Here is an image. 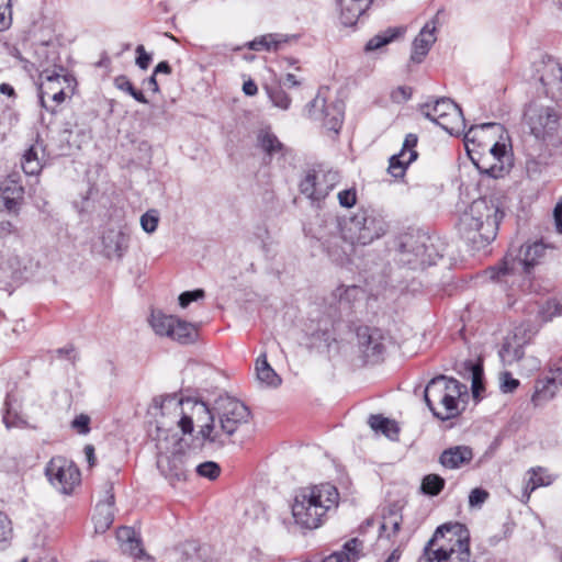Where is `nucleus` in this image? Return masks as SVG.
<instances>
[{"mask_svg":"<svg viewBox=\"0 0 562 562\" xmlns=\"http://www.w3.org/2000/svg\"><path fill=\"white\" fill-rule=\"evenodd\" d=\"M426 247V257L429 256V262H424L423 268L432 266L437 263V260L442 257V255L438 251V249L435 247L434 240L430 237V241H427Z\"/></svg>","mask_w":562,"mask_h":562,"instance_id":"obj_59","label":"nucleus"},{"mask_svg":"<svg viewBox=\"0 0 562 562\" xmlns=\"http://www.w3.org/2000/svg\"><path fill=\"white\" fill-rule=\"evenodd\" d=\"M24 198V188L18 173L9 175L0 184V209L16 213Z\"/></svg>","mask_w":562,"mask_h":562,"instance_id":"obj_15","label":"nucleus"},{"mask_svg":"<svg viewBox=\"0 0 562 562\" xmlns=\"http://www.w3.org/2000/svg\"><path fill=\"white\" fill-rule=\"evenodd\" d=\"M178 425L183 435L191 434L193 431V420L190 416L183 414L178 422Z\"/></svg>","mask_w":562,"mask_h":562,"instance_id":"obj_62","label":"nucleus"},{"mask_svg":"<svg viewBox=\"0 0 562 562\" xmlns=\"http://www.w3.org/2000/svg\"><path fill=\"white\" fill-rule=\"evenodd\" d=\"M180 562H209V549L195 540H188L178 547Z\"/></svg>","mask_w":562,"mask_h":562,"instance_id":"obj_28","label":"nucleus"},{"mask_svg":"<svg viewBox=\"0 0 562 562\" xmlns=\"http://www.w3.org/2000/svg\"><path fill=\"white\" fill-rule=\"evenodd\" d=\"M483 379V370L477 364H472V392L473 396L476 397L479 395V390L482 385Z\"/></svg>","mask_w":562,"mask_h":562,"instance_id":"obj_56","label":"nucleus"},{"mask_svg":"<svg viewBox=\"0 0 562 562\" xmlns=\"http://www.w3.org/2000/svg\"><path fill=\"white\" fill-rule=\"evenodd\" d=\"M562 315V297H550L538 310V316L542 322H550Z\"/></svg>","mask_w":562,"mask_h":562,"instance_id":"obj_37","label":"nucleus"},{"mask_svg":"<svg viewBox=\"0 0 562 562\" xmlns=\"http://www.w3.org/2000/svg\"><path fill=\"white\" fill-rule=\"evenodd\" d=\"M136 65L142 69L146 70L151 63V55L148 54L143 45L136 47Z\"/></svg>","mask_w":562,"mask_h":562,"instance_id":"obj_58","label":"nucleus"},{"mask_svg":"<svg viewBox=\"0 0 562 562\" xmlns=\"http://www.w3.org/2000/svg\"><path fill=\"white\" fill-rule=\"evenodd\" d=\"M418 143V136L409 133L405 136L401 153L406 156L408 154V162H413L417 159L418 153L415 149Z\"/></svg>","mask_w":562,"mask_h":562,"instance_id":"obj_47","label":"nucleus"},{"mask_svg":"<svg viewBox=\"0 0 562 562\" xmlns=\"http://www.w3.org/2000/svg\"><path fill=\"white\" fill-rule=\"evenodd\" d=\"M256 373L260 382L269 386H278L281 384V378L276 373L267 361L266 353L259 356L256 360Z\"/></svg>","mask_w":562,"mask_h":562,"instance_id":"obj_33","label":"nucleus"},{"mask_svg":"<svg viewBox=\"0 0 562 562\" xmlns=\"http://www.w3.org/2000/svg\"><path fill=\"white\" fill-rule=\"evenodd\" d=\"M209 415V422L201 426L199 435L204 441L224 446L226 439L250 418L249 408L239 400L225 395L220 396L212 411L202 405Z\"/></svg>","mask_w":562,"mask_h":562,"instance_id":"obj_2","label":"nucleus"},{"mask_svg":"<svg viewBox=\"0 0 562 562\" xmlns=\"http://www.w3.org/2000/svg\"><path fill=\"white\" fill-rule=\"evenodd\" d=\"M405 157L404 153L401 151L391 156L387 170L392 177L396 179L404 177L407 167L412 164L408 162V157Z\"/></svg>","mask_w":562,"mask_h":562,"instance_id":"obj_43","label":"nucleus"},{"mask_svg":"<svg viewBox=\"0 0 562 562\" xmlns=\"http://www.w3.org/2000/svg\"><path fill=\"white\" fill-rule=\"evenodd\" d=\"M519 386V381L513 378L512 373L503 372L501 375V391L503 393H513Z\"/></svg>","mask_w":562,"mask_h":562,"instance_id":"obj_53","label":"nucleus"},{"mask_svg":"<svg viewBox=\"0 0 562 562\" xmlns=\"http://www.w3.org/2000/svg\"><path fill=\"white\" fill-rule=\"evenodd\" d=\"M525 120L532 135L537 138H544L555 130L559 116L550 106L530 105L525 112Z\"/></svg>","mask_w":562,"mask_h":562,"instance_id":"obj_12","label":"nucleus"},{"mask_svg":"<svg viewBox=\"0 0 562 562\" xmlns=\"http://www.w3.org/2000/svg\"><path fill=\"white\" fill-rule=\"evenodd\" d=\"M427 241H430V236L427 234L418 233L414 238L413 236L408 237L401 244V251L403 254L413 255L414 258H408L406 262L413 266H419L423 268L424 262H429V256L426 255Z\"/></svg>","mask_w":562,"mask_h":562,"instance_id":"obj_19","label":"nucleus"},{"mask_svg":"<svg viewBox=\"0 0 562 562\" xmlns=\"http://www.w3.org/2000/svg\"><path fill=\"white\" fill-rule=\"evenodd\" d=\"M318 173V196L324 200L329 192L339 183L340 173L337 170H319Z\"/></svg>","mask_w":562,"mask_h":562,"instance_id":"obj_35","label":"nucleus"},{"mask_svg":"<svg viewBox=\"0 0 562 562\" xmlns=\"http://www.w3.org/2000/svg\"><path fill=\"white\" fill-rule=\"evenodd\" d=\"M45 473L49 482L64 494H70L80 483L79 469L74 462L63 457L52 458Z\"/></svg>","mask_w":562,"mask_h":562,"instance_id":"obj_10","label":"nucleus"},{"mask_svg":"<svg viewBox=\"0 0 562 562\" xmlns=\"http://www.w3.org/2000/svg\"><path fill=\"white\" fill-rule=\"evenodd\" d=\"M467 387L454 378L443 374L432 378L424 391V401L439 420H448L460 414L459 398Z\"/></svg>","mask_w":562,"mask_h":562,"instance_id":"obj_5","label":"nucleus"},{"mask_svg":"<svg viewBox=\"0 0 562 562\" xmlns=\"http://www.w3.org/2000/svg\"><path fill=\"white\" fill-rule=\"evenodd\" d=\"M437 21L432 19L427 22L413 41L411 60L420 64L429 53L432 44L436 42L435 32L437 30Z\"/></svg>","mask_w":562,"mask_h":562,"instance_id":"obj_16","label":"nucleus"},{"mask_svg":"<svg viewBox=\"0 0 562 562\" xmlns=\"http://www.w3.org/2000/svg\"><path fill=\"white\" fill-rule=\"evenodd\" d=\"M90 417L86 414H80L71 422V428L79 435H87L90 432Z\"/></svg>","mask_w":562,"mask_h":562,"instance_id":"obj_51","label":"nucleus"},{"mask_svg":"<svg viewBox=\"0 0 562 562\" xmlns=\"http://www.w3.org/2000/svg\"><path fill=\"white\" fill-rule=\"evenodd\" d=\"M130 236L123 231L109 229L102 235L103 254L106 258H123L128 248Z\"/></svg>","mask_w":562,"mask_h":562,"instance_id":"obj_20","label":"nucleus"},{"mask_svg":"<svg viewBox=\"0 0 562 562\" xmlns=\"http://www.w3.org/2000/svg\"><path fill=\"white\" fill-rule=\"evenodd\" d=\"M498 353L502 361L509 366L514 362H517L519 366L525 358L522 346H513L510 341H505Z\"/></svg>","mask_w":562,"mask_h":562,"instance_id":"obj_39","label":"nucleus"},{"mask_svg":"<svg viewBox=\"0 0 562 562\" xmlns=\"http://www.w3.org/2000/svg\"><path fill=\"white\" fill-rule=\"evenodd\" d=\"M412 88L400 86L394 89L391 93V99L396 103H402L411 99L412 97Z\"/></svg>","mask_w":562,"mask_h":562,"instance_id":"obj_57","label":"nucleus"},{"mask_svg":"<svg viewBox=\"0 0 562 562\" xmlns=\"http://www.w3.org/2000/svg\"><path fill=\"white\" fill-rule=\"evenodd\" d=\"M368 424L376 434H382L391 440H397L400 427L395 420L381 414H372L368 418Z\"/></svg>","mask_w":562,"mask_h":562,"instance_id":"obj_29","label":"nucleus"},{"mask_svg":"<svg viewBox=\"0 0 562 562\" xmlns=\"http://www.w3.org/2000/svg\"><path fill=\"white\" fill-rule=\"evenodd\" d=\"M281 44V41L277 38V35L274 34H266L260 37L255 38L254 41H250L247 46L248 48L257 52H270V50H277Z\"/></svg>","mask_w":562,"mask_h":562,"instance_id":"obj_41","label":"nucleus"},{"mask_svg":"<svg viewBox=\"0 0 562 562\" xmlns=\"http://www.w3.org/2000/svg\"><path fill=\"white\" fill-rule=\"evenodd\" d=\"M40 153L44 154L45 148L42 143L36 142L33 144L22 156V169L27 176H38L43 168V157H40Z\"/></svg>","mask_w":562,"mask_h":562,"instance_id":"obj_27","label":"nucleus"},{"mask_svg":"<svg viewBox=\"0 0 562 562\" xmlns=\"http://www.w3.org/2000/svg\"><path fill=\"white\" fill-rule=\"evenodd\" d=\"M519 368L528 375L540 368V360L536 357H525Z\"/></svg>","mask_w":562,"mask_h":562,"instance_id":"obj_60","label":"nucleus"},{"mask_svg":"<svg viewBox=\"0 0 562 562\" xmlns=\"http://www.w3.org/2000/svg\"><path fill=\"white\" fill-rule=\"evenodd\" d=\"M426 562H471L470 531L461 522H446L424 548Z\"/></svg>","mask_w":562,"mask_h":562,"instance_id":"obj_4","label":"nucleus"},{"mask_svg":"<svg viewBox=\"0 0 562 562\" xmlns=\"http://www.w3.org/2000/svg\"><path fill=\"white\" fill-rule=\"evenodd\" d=\"M457 103L450 98H439L434 104L425 103L420 105L422 114L431 122L438 121L450 111L452 117H457Z\"/></svg>","mask_w":562,"mask_h":562,"instance_id":"obj_26","label":"nucleus"},{"mask_svg":"<svg viewBox=\"0 0 562 562\" xmlns=\"http://www.w3.org/2000/svg\"><path fill=\"white\" fill-rule=\"evenodd\" d=\"M357 347L366 362L378 363L385 353V335L376 327L367 325L357 326L355 329Z\"/></svg>","mask_w":562,"mask_h":562,"instance_id":"obj_11","label":"nucleus"},{"mask_svg":"<svg viewBox=\"0 0 562 562\" xmlns=\"http://www.w3.org/2000/svg\"><path fill=\"white\" fill-rule=\"evenodd\" d=\"M3 423L5 427L10 429L12 427H18L21 420L16 415L12 417L10 409L8 408L5 414L3 415Z\"/></svg>","mask_w":562,"mask_h":562,"instance_id":"obj_64","label":"nucleus"},{"mask_svg":"<svg viewBox=\"0 0 562 562\" xmlns=\"http://www.w3.org/2000/svg\"><path fill=\"white\" fill-rule=\"evenodd\" d=\"M387 229L384 217L374 209H360L350 218V231L353 233L356 243L368 245L382 237Z\"/></svg>","mask_w":562,"mask_h":562,"instance_id":"obj_8","label":"nucleus"},{"mask_svg":"<svg viewBox=\"0 0 562 562\" xmlns=\"http://www.w3.org/2000/svg\"><path fill=\"white\" fill-rule=\"evenodd\" d=\"M490 494L482 487H475L470 492L469 505L473 508H480L488 498Z\"/></svg>","mask_w":562,"mask_h":562,"instance_id":"obj_50","label":"nucleus"},{"mask_svg":"<svg viewBox=\"0 0 562 562\" xmlns=\"http://www.w3.org/2000/svg\"><path fill=\"white\" fill-rule=\"evenodd\" d=\"M555 227L562 234V199L557 203L553 211Z\"/></svg>","mask_w":562,"mask_h":562,"instance_id":"obj_63","label":"nucleus"},{"mask_svg":"<svg viewBox=\"0 0 562 562\" xmlns=\"http://www.w3.org/2000/svg\"><path fill=\"white\" fill-rule=\"evenodd\" d=\"M117 539L125 543L126 549L130 551V553L135 557L139 558L144 554V549L142 548V542L139 539L135 537V532L132 528L128 527H122L117 531Z\"/></svg>","mask_w":562,"mask_h":562,"instance_id":"obj_36","label":"nucleus"},{"mask_svg":"<svg viewBox=\"0 0 562 562\" xmlns=\"http://www.w3.org/2000/svg\"><path fill=\"white\" fill-rule=\"evenodd\" d=\"M257 147L265 154L269 160L276 156L284 157L288 148L277 137L270 128H262L257 134Z\"/></svg>","mask_w":562,"mask_h":562,"instance_id":"obj_24","label":"nucleus"},{"mask_svg":"<svg viewBox=\"0 0 562 562\" xmlns=\"http://www.w3.org/2000/svg\"><path fill=\"white\" fill-rule=\"evenodd\" d=\"M40 78L43 80L38 87L40 103L42 108L49 111L45 102V95H50L54 91H57L59 87H63L61 81L69 83L72 79L67 75L61 76L57 71H50L48 69L43 70ZM50 112L54 113L55 111L52 109Z\"/></svg>","mask_w":562,"mask_h":562,"instance_id":"obj_22","label":"nucleus"},{"mask_svg":"<svg viewBox=\"0 0 562 562\" xmlns=\"http://www.w3.org/2000/svg\"><path fill=\"white\" fill-rule=\"evenodd\" d=\"M527 480L524 486V502H528L533 491L539 487H546L551 485L557 476L551 474L548 469L542 467H535L527 471Z\"/></svg>","mask_w":562,"mask_h":562,"instance_id":"obj_23","label":"nucleus"},{"mask_svg":"<svg viewBox=\"0 0 562 562\" xmlns=\"http://www.w3.org/2000/svg\"><path fill=\"white\" fill-rule=\"evenodd\" d=\"M485 146V153L491 154L496 160L504 161L506 158V145L504 143L496 142L492 146Z\"/></svg>","mask_w":562,"mask_h":562,"instance_id":"obj_55","label":"nucleus"},{"mask_svg":"<svg viewBox=\"0 0 562 562\" xmlns=\"http://www.w3.org/2000/svg\"><path fill=\"white\" fill-rule=\"evenodd\" d=\"M473 449L465 445L452 446L445 449L438 459L439 464L447 470H458L471 463Z\"/></svg>","mask_w":562,"mask_h":562,"instance_id":"obj_17","label":"nucleus"},{"mask_svg":"<svg viewBox=\"0 0 562 562\" xmlns=\"http://www.w3.org/2000/svg\"><path fill=\"white\" fill-rule=\"evenodd\" d=\"M401 524H402V516H400L395 513H391L389 516H385L383 518L381 529L385 531L389 527H391L392 532L387 535V538H390L391 536H395L400 531Z\"/></svg>","mask_w":562,"mask_h":562,"instance_id":"obj_49","label":"nucleus"},{"mask_svg":"<svg viewBox=\"0 0 562 562\" xmlns=\"http://www.w3.org/2000/svg\"><path fill=\"white\" fill-rule=\"evenodd\" d=\"M339 205L345 209H351L357 203L356 188L345 189L337 194Z\"/></svg>","mask_w":562,"mask_h":562,"instance_id":"obj_48","label":"nucleus"},{"mask_svg":"<svg viewBox=\"0 0 562 562\" xmlns=\"http://www.w3.org/2000/svg\"><path fill=\"white\" fill-rule=\"evenodd\" d=\"M373 0H337L340 20L346 26L356 24Z\"/></svg>","mask_w":562,"mask_h":562,"instance_id":"obj_25","label":"nucleus"},{"mask_svg":"<svg viewBox=\"0 0 562 562\" xmlns=\"http://www.w3.org/2000/svg\"><path fill=\"white\" fill-rule=\"evenodd\" d=\"M11 535V521L5 514L0 512V544L7 542Z\"/></svg>","mask_w":562,"mask_h":562,"instance_id":"obj_54","label":"nucleus"},{"mask_svg":"<svg viewBox=\"0 0 562 562\" xmlns=\"http://www.w3.org/2000/svg\"><path fill=\"white\" fill-rule=\"evenodd\" d=\"M504 212L497 201L487 198L474 200L460 217L459 231L476 249L490 245L497 236Z\"/></svg>","mask_w":562,"mask_h":562,"instance_id":"obj_3","label":"nucleus"},{"mask_svg":"<svg viewBox=\"0 0 562 562\" xmlns=\"http://www.w3.org/2000/svg\"><path fill=\"white\" fill-rule=\"evenodd\" d=\"M159 223V213L155 209L148 210L140 216V226L144 232L151 234L156 232Z\"/></svg>","mask_w":562,"mask_h":562,"instance_id":"obj_46","label":"nucleus"},{"mask_svg":"<svg viewBox=\"0 0 562 562\" xmlns=\"http://www.w3.org/2000/svg\"><path fill=\"white\" fill-rule=\"evenodd\" d=\"M195 471L199 476L210 481L216 480L221 474V467L214 461H205L196 465Z\"/></svg>","mask_w":562,"mask_h":562,"instance_id":"obj_45","label":"nucleus"},{"mask_svg":"<svg viewBox=\"0 0 562 562\" xmlns=\"http://www.w3.org/2000/svg\"><path fill=\"white\" fill-rule=\"evenodd\" d=\"M112 490V486L108 488L105 498L99 502L94 509L92 520L94 524V530L98 533H104L114 520L115 497Z\"/></svg>","mask_w":562,"mask_h":562,"instance_id":"obj_18","label":"nucleus"},{"mask_svg":"<svg viewBox=\"0 0 562 562\" xmlns=\"http://www.w3.org/2000/svg\"><path fill=\"white\" fill-rule=\"evenodd\" d=\"M548 248L542 241H535L521 247L519 258L506 255L498 266L488 269L491 279L503 283H514L513 278L517 273L529 274L531 269L541 262Z\"/></svg>","mask_w":562,"mask_h":562,"instance_id":"obj_6","label":"nucleus"},{"mask_svg":"<svg viewBox=\"0 0 562 562\" xmlns=\"http://www.w3.org/2000/svg\"><path fill=\"white\" fill-rule=\"evenodd\" d=\"M114 86L119 90L126 92L127 94L133 97L137 102L143 104L148 103V100L146 99L144 93L140 90H137L126 76H117L114 79Z\"/></svg>","mask_w":562,"mask_h":562,"instance_id":"obj_42","label":"nucleus"},{"mask_svg":"<svg viewBox=\"0 0 562 562\" xmlns=\"http://www.w3.org/2000/svg\"><path fill=\"white\" fill-rule=\"evenodd\" d=\"M562 385V381L551 375L539 378L535 382V392L531 396V403L538 407L543 406L554 398L557 392Z\"/></svg>","mask_w":562,"mask_h":562,"instance_id":"obj_21","label":"nucleus"},{"mask_svg":"<svg viewBox=\"0 0 562 562\" xmlns=\"http://www.w3.org/2000/svg\"><path fill=\"white\" fill-rule=\"evenodd\" d=\"M406 29L403 26H395V27H389L385 31L374 35L372 38H370L364 49L367 52H373L376 50L394 40L398 38L400 36L404 35Z\"/></svg>","mask_w":562,"mask_h":562,"instance_id":"obj_32","label":"nucleus"},{"mask_svg":"<svg viewBox=\"0 0 562 562\" xmlns=\"http://www.w3.org/2000/svg\"><path fill=\"white\" fill-rule=\"evenodd\" d=\"M446 481L439 474H427L422 481V491L429 496L439 495L445 488Z\"/></svg>","mask_w":562,"mask_h":562,"instance_id":"obj_40","label":"nucleus"},{"mask_svg":"<svg viewBox=\"0 0 562 562\" xmlns=\"http://www.w3.org/2000/svg\"><path fill=\"white\" fill-rule=\"evenodd\" d=\"M338 503L339 492L330 483L303 487L296 492L291 505L294 522L302 529H316Z\"/></svg>","mask_w":562,"mask_h":562,"instance_id":"obj_1","label":"nucleus"},{"mask_svg":"<svg viewBox=\"0 0 562 562\" xmlns=\"http://www.w3.org/2000/svg\"><path fill=\"white\" fill-rule=\"evenodd\" d=\"M302 194L313 201H322L318 196V173L316 170H310L299 184Z\"/></svg>","mask_w":562,"mask_h":562,"instance_id":"obj_38","label":"nucleus"},{"mask_svg":"<svg viewBox=\"0 0 562 562\" xmlns=\"http://www.w3.org/2000/svg\"><path fill=\"white\" fill-rule=\"evenodd\" d=\"M7 12H11L10 0H4L2 9H0V32L7 30L10 26L11 19L7 16Z\"/></svg>","mask_w":562,"mask_h":562,"instance_id":"obj_61","label":"nucleus"},{"mask_svg":"<svg viewBox=\"0 0 562 562\" xmlns=\"http://www.w3.org/2000/svg\"><path fill=\"white\" fill-rule=\"evenodd\" d=\"M187 461L188 454L180 448L171 454H159L157 468L170 484L175 485L187 480Z\"/></svg>","mask_w":562,"mask_h":562,"instance_id":"obj_13","label":"nucleus"},{"mask_svg":"<svg viewBox=\"0 0 562 562\" xmlns=\"http://www.w3.org/2000/svg\"><path fill=\"white\" fill-rule=\"evenodd\" d=\"M494 125V123L472 125L464 135V143L467 154L479 172L483 176L498 179L504 177L507 172L504 161L496 160L491 154L485 153V146L475 140L477 130L490 128Z\"/></svg>","mask_w":562,"mask_h":562,"instance_id":"obj_7","label":"nucleus"},{"mask_svg":"<svg viewBox=\"0 0 562 562\" xmlns=\"http://www.w3.org/2000/svg\"><path fill=\"white\" fill-rule=\"evenodd\" d=\"M203 297H204V291L202 289H196L193 291H186L179 295V305L184 308L191 302L198 301Z\"/></svg>","mask_w":562,"mask_h":562,"instance_id":"obj_52","label":"nucleus"},{"mask_svg":"<svg viewBox=\"0 0 562 562\" xmlns=\"http://www.w3.org/2000/svg\"><path fill=\"white\" fill-rule=\"evenodd\" d=\"M269 99L274 106L288 110L291 105V98L281 87H271L267 89Z\"/></svg>","mask_w":562,"mask_h":562,"instance_id":"obj_44","label":"nucleus"},{"mask_svg":"<svg viewBox=\"0 0 562 562\" xmlns=\"http://www.w3.org/2000/svg\"><path fill=\"white\" fill-rule=\"evenodd\" d=\"M456 119L450 115V111L435 123L451 136L465 135V119L459 105H457Z\"/></svg>","mask_w":562,"mask_h":562,"instance_id":"obj_30","label":"nucleus"},{"mask_svg":"<svg viewBox=\"0 0 562 562\" xmlns=\"http://www.w3.org/2000/svg\"><path fill=\"white\" fill-rule=\"evenodd\" d=\"M326 92H328L327 88H321L316 97L306 105V112L310 119L322 122L326 130L338 134L344 122V103L327 102Z\"/></svg>","mask_w":562,"mask_h":562,"instance_id":"obj_9","label":"nucleus"},{"mask_svg":"<svg viewBox=\"0 0 562 562\" xmlns=\"http://www.w3.org/2000/svg\"><path fill=\"white\" fill-rule=\"evenodd\" d=\"M539 80L546 94L554 100H562V66L553 58L548 57L537 68Z\"/></svg>","mask_w":562,"mask_h":562,"instance_id":"obj_14","label":"nucleus"},{"mask_svg":"<svg viewBox=\"0 0 562 562\" xmlns=\"http://www.w3.org/2000/svg\"><path fill=\"white\" fill-rule=\"evenodd\" d=\"M172 326V333L169 334V338L182 345H188L195 341L198 337V330L193 324L175 317V324Z\"/></svg>","mask_w":562,"mask_h":562,"instance_id":"obj_31","label":"nucleus"},{"mask_svg":"<svg viewBox=\"0 0 562 562\" xmlns=\"http://www.w3.org/2000/svg\"><path fill=\"white\" fill-rule=\"evenodd\" d=\"M175 317L176 316L172 315H166L160 311H153L149 323L157 335L168 337L169 334L172 333Z\"/></svg>","mask_w":562,"mask_h":562,"instance_id":"obj_34","label":"nucleus"}]
</instances>
